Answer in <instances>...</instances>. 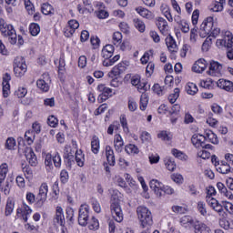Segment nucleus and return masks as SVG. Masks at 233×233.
<instances>
[{"label":"nucleus","instance_id":"nucleus-1","mask_svg":"<svg viewBox=\"0 0 233 233\" xmlns=\"http://www.w3.org/2000/svg\"><path fill=\"white\" fill-rule=\"evenodd\" d=\"M110 194V210L112 217L116 223H121V221H123V209H121V205L119 204L121 199V192H119L117 189H111Z\"/></svg>","mask_w":233,"mask_h":233},{"label":"nucleus","instance_id":"nucleus-2","mask_svg":"<svg viewBox=\"0 0 233 233\" xmlns=\"http://www.w3.org/2000/svg\"><path fill=\"white\" fill-rule=\"evenodd\" d=\"M137 218L140 223V228H150L154 224L152 219V212L148 210V208L139 206L137 208Z\"/></svg>","mask_w":233,"mask_h":233},{"label":"nucleus","instance_id":"nucleus-3","mask_svg":"<svg viewBox=\"0 0 233 233\" xmlns=\"http://www.w3.org/2000/svg\"><path fill=\"white\" fill-rule=\"evenodd\" d=\"M0 32L4 37H9L11 45H17V33L14 25L6 24L3 19H0Z\"/></svg>","mask_w":233,"mask_h":233},{"label":"nucleus","instance_id":"nucleus-4","mask_svg":"<svg viewBox=\"0 0 233 233\" xmlns=\"http://www.w3.org/2000/svg\"><path fill=\"white\" fill-rule=\"evenodd\" d=\"M34 210L26 202L23 201L21 204L18 205L16 208V215L15 217V219H19L20 221H23L24 223L28 222V218L32 216V213Z\"/></svg>","mask_w":233,"mask_h":233},{"label":"nucleus","instance_id":"nucleus-5","mask_svg":"<svg viewBox=\"0 0 233 233\" xmlns=\"http://www.w3.org/2000/svg\"><path fill=\"white\" fill-rule=\"evenodd\" d=\"M28 66H26V61L23 56H16L14 60V72L15 77H23L26 74Z\"/></svg>","mask_w":233,"mask_h":233},{"label":"nucleus","instance_id":"nucleus-6","mask_svg":"<svg viewBox=\"0 0 233 233\" xmlns=\"http://www.w3.org/2000/svg\"><path fill=\"white\" fill-rule=\"evenodd\" d=\"M90 218V206L82 204L78 211V224L80 227H86L88 225V218Z\"/></svg>","mask_w":233,"mask_h":233},{"label":"nucleus","instance_id":"nucleus-7","mask_svg":"<svg viewBox=\"0 0 233 233\" xmlns=\"http://www.w3.org/2000/svg\"><path fill=\"white\" fill-rule=\"evenodd\" d=\"M48 198V184L42 183L39 187L38 194L36 196L35 207L41 208L45 205L46 198Z\"/></svg>","mask_w":233,"mask_h":233},{"label":"nucleus","instance_id":"nucleus-8","mask_svg":"<svg viewBox=\"0 0 233 233\" xmlns=\"http://www.w3.org/2000/svg\"><path fill=\"white\" fill-rule=\"evenodd\" d=\"M214 17L208 16L202 22L200 25V37H207L214 28Z\"/></svg>","mask_w":233,"mask_h":233},{"label":"nucleus","instance_id":"nucleus-9","mask_svg":"<svg viewBox=\"0 0 233 233\" xmlns=\"http://www.w3.org/2000/svg\"><path fill=\"white\" fill-rule=\"evenodd\" d=\"M233 36L230 31H226L224 34V39H217L216 46L218 48H232Z\"/></svg>","mask_w":233,"mask_h":233},{"label":"nucleus","instance_id":"nucleus-10","mask_svg":"<svg viewBox=\"0 0 233 233\" xmlns=\"http://www.w3.org/2000/svg\"><path fill=\"white\" fill-rule=\"evenodd\" d=\"M222 70L223 66L219 62L212 60L209 63L208 74L212 77H219V76H221Z\"/></svg>","mask_w":233,"mask_h":233},{"label":"nucleus","instance_id":"nucleus-11","mask_svg":"<svg viewBox=\"0 0 233 233\" xmlns=\"http://www.w3.org/2000/svg\"><path fill=\"white\" fill-rule=\"evenodd\" d=\"M97 91L100 93L98 99H101V101H106V99H109L114 95L112 88L106 86L105 84L98 85Z\"/></svg>","mask_w":233,"mask_h":233},{"label":"nucleus","instance_id":"nucleus-12","mask_svg":"<svg viewBox=\"0 0 233 233\" xmlns=\"http://www.w3.org/2000/svg\"><path fill=\"white\" fill-rule=\"evenodd\" d=\"M79 28V22L77 20H69L67 25L64 29V35L66 37H72L76 34V30Z\"/></svg>","mask_w":233,"mask_h":233},{"label":"nucleus","instance_id":"nucleus-13","mask_svg":"<svg viewBox=\"0 0 233 233\" xmlns=\"http://www.w3.org/2000/svg\"><path fill=\"white\" fill-rule=\"evenodd\" d=\"M149 187L151 190H153L154 194H156L157 198L163 197V187H165V184H163V182L157 179H152L149 182Z\"/></svg>","mask_w":233,"mask_h":233},{"label":"nucleus","instance_id":"nucleus-14","mask_svg":"<svg viewBox=\"0 0 233 233\" xmlns=\"http://www.w3.org/2000/svg\"><path fill=\"white\" fill-rule=\"evenodd\" d=\"M10 81H12V76L10 74H4L2 82L3 97L6 98L8 96H10Z\"/></svg>","mask_w":233,"mask_h":233},{"label":"nucleus","instance_id":"nucleus-15","mask_svg":"<svg viewBox=\"0 0 233 233\" xmlns=\"http://www.w3.org/2000/svg\"><path fill=\"white\" fill-rule=\"evenodd\" d=\"M53 221L54 223H56V225H60V227H65V211L63 210L61 206H57L56 208Z\"/></svg>","mask_w":233,"mask_h":233},{"label":"nucleus","instance_id":"nucleus-16","mask_svg":"<svg viewBox=\"0 0 233 233\" xmlns=\"http://www.w3.org/2000/svg\"><path fill=\"white\" fill-rule=\"evenodd\" d=\"M197 221L198 220L194 219L191 216L186 215L180 218L179 223L181 227L190 230L191 228H194Z\"/></svg>","mask_w":233,"mask_h":233},{"label":"nucleus","instance_id":"nucleus-17","mask_svg":"<svg viewBox=\"0 0 233 233\" xmlns=\"http://www.w3.org/2000/svg\"><path fill=\"white\" fill-rule=\"evenodd\" d=\"M208 65V64L207 63V60H205L204 58H199L194 63L192 66V71L196 74H203V72L207 70Z\"/></svg>","mask_w":233,"mask_h":233},{"label":"nucleus","instance_id":"nucleus-18","mask_svg":"<svg viewBox=\"0 0 233 233\" xmlns=\"http://www.w3.org/2000/svg\"><path fill=\"white\" fill-rule=\"evenodd\" d=\"M205 141H207V137L195 133L191 137L192 145L195 146L196 148H202L205 147Z\"/></svg>","mask_w":233,"mask_h":233},{"label":"nucleus","instance_id":"nucleus-19","mask_svg":"<svg viewBox=\"0 0 233 233\" xmlns=\"http://www.w3.org/2000/svg\"><path fill=\"white\" fill-rule=\"evenodd\" d=\"M217 86L226 92H233V82L225 78L217 81Z\"/></svg>","mask_w":233,"mask_h":233},{"label":"nucleus","instance_id":"nucleus-20","mask_svg":"<svg viewBox=\"0 0 233 233\" xmlns=\"http://www.w3.org/2000/svg\"><path fill=\"white\" fill-rule=\"evenodd\" d=\"M25 156L31 167H37V157L32 147H26L25 149Z\"/></svg>","mask_w":233,"mask_h":233},{"label":"nucleus","instance_id":"nucleus-21","mask_svg":"<svg viewBox=\"0 0 233 233\" xmlns=\"http://www.w3.org/2000/svg\"><path fill=\"white\" fill-rule=\"evenodd\" d=\"M206 201L208 207L213 208L215 212H218V214H221V212H223V206L219 204L218 199L214 198L213 197H206Z\"/></svg>","mask_w":233,"mask_h":233},{"label":"nucleus","instance_id":"nucleus-22","mask_svg":"<svg viewBox=\"0 0 233 233\" xmlns=\"http://www.w3.org/2000/svg\"><path fill=\"white\" fill-rule=\"evenodd\" d=\"M48 74H44L43 75V78H39L36 81V86L37 88H39L40 90H42V92H48V90H50V86H48Z\"/></svg>","mask_w":233,"mask_h":233},{"label":"nucleus","instance_id":"nucleus-23","mask_svg":"<svg viewBox=\"0 0 233 233\" xmlns=\"http://www.w3.org/2000/svg\"><path fill=\"white\" fill-rule=\"evenodd\" d=\"M194 233H210L211 229L210 227L207 226V224L203 222H199V220H197V223H195V226H193Z\"/></svg>","mask_w":233,"mask_h":233},{"label":"nucleus","instance_id":"nucleus-24","mask_svg":"<svg viewBox=\"0 0 233 233\" xmlns=\"http://www.w3.org/2000/svg\"><path fill=\"white\" fill-rule=\"evenodd\" d=\"M96 8L98 9L96 14L98 19H106L108 18L109 14L106 10H105V4L102 2H96Z\"/></svg>","mask_w":233,"mask_h":233},{"label":"nucleus","instance_id":"nucleus-25","mask_svg":"<svg viewBox=\"0 0 233 233\" xmlns=\"http://www.w3.org/2000/svg\"><path fill=\"white\" fill-rule=\"evenodd\" d=\"M106 157L110 167L116 166V156L114 155V149L110 146H106Z\"/></svg>","mask_w":233,"mask_h":233},{"label":"nucleus","instance_id":"nucleus-26","mask_svg":"<svg viewBox=\"0 0 233 233\" xmlns=\"http://www.w3.org/2000/svg\"><path fill=\"white\" fill-rule=\"evenodd\" d=\"M114 46L112 45H106L102 51H101V56L103 58H105V61H108L110 57L114 56Z\"/></svg>","mask_w":233,"mask_h":233},{"label":"nucleus","instance_id":"nucleus-27","mask_svg":"<svg viewBox=\"0 0 233 233\" xmlns=\"http://www.w3.org/2000/svg\"><path fill=\"white\" fill-rule=\"evenodd\" d=\"M13 182H14V178L7 179L5 182V181L0 182V190L5 194V196H8L10 194Z\"/></svg>","mask_w":233,"mask_h":233},{"label":"nucleus","instance_id":"nucleus-28","mask_svg":"<svg viewBox=\"0 0 233 233\" xmlns=\"http://www.w3.org/2000/svg\"><path fill=\"white\" fill-rule=\"evenodd\" d=\"M206 141H209L212 145H219V139L218 138V135L212 132L210 129H207L205 131Z\"/></svg>","mask_w":233,"mask_h":233},{"label":"nucleus","instance_id":"nucleus-29","mask_svg":"<svg viewBox=\"0 0 233 233\" xmlns=\"http://www.w3.org/2000/svg\"><path fill=\"white\" fill-rule=\"evenodd\" d=\"M136 12L141 15V17H144L145 19H154V13L152 11H149L148 9L139 6L136 8Z\"/></svg>","mask_w":233,"mask_h":233},{"label":"nucleus","instance_id":"nucleus-30","mask_svg":"<svg viewBox=\"0 0 233 233\" xmlns=\"http://www.w3.org/2000/svg\"><path fill=\"white\" fill-rule=\"evenodd\" d=\"M157 26L161 34H167V32H168V23L163 17H158L157 19Z\"/></svg>","mask_w":233,"mask_h":233},{"label":"nucleus","instance_id":"nucleus-31","mask_svg":"<svg viewBox=\"0 0 233 233\" xmlns=\"http://www.w3.org/2000/svg\"><path fill=\"white\" fill-rule=\"evenodd\" d=\"M230 164L226 161H220L219 165L216 167V170L219 174H230Z\"/></svg>","mask_w":233,"mask_h":233},{"label":"nucleus","instance_id":"nucleus-32","mask_svg":"<svg viewBox=\"0 0 233 233\" xmlns=\"http://www.w3.org/2000/svg\"><path fill=\"white\" fill-rule=\"evenodd\" d=\"M125 146V142L123 141V137L121 135L116 134L114 137V147L116 152H121L123 150V147Z\"/></svg>","mask_w":233,"mask_h":233},{"label":"nucleus","instance_id":"nucleus-33","mask_svg":"<svg viewBox=\"0 0 233 233\" xmlns=\"http://www.w3.org/2000/svg\"><path fill=\"white\" fill-rule=\"evenodd\" d=\"M164 165L169 172H174L177 168L176 161L171 157H166L164 158Z\"/></svg>","mask_w":233,"mask_h":233},{"label":"nucleus","instance_id":"nucleus-34","mask_svg":"<svg viewBox=\"0 0 233 233\" xmlns=\"http://www.w3.org/2000/svg\"><path fill=\"white\" fill-rule=\"evenodd\" d=\"M166 45L167 47V50L169 52H177V44L176 43V40L172 36H167L166 38Z\"/></svg>","mask_w":233,"mask_h":233},{"label":"nucleus","instance_id":"nucleus-35","mask_svg":"<svg viewBox=\"0 0 233 233\" xmlns=\"http://www.w3.org/2000/svg\"><path fill=\"white\" fill-rule=\"evenodd\" d=\"M171 154L173 157H176V159H179L180 161H187L188 159V156L185 154V152L177 149V148H172Z\"/></svg>","mask_w":233,"mask_h":233},{"label":"nucleus","instance_id":"nucleus-36","mask_svg":"<svg viewBox=\"0 0 233 233\" xmlns=\"http://www.w3.org/2000/svg\"><path fill=\"white\" fill-rule=\"evenodd\" d=\"M86 225L88 230H92L93 232L99 230V220L96 218V217H92L89 220H87Z\"/></svg>","mask_w":233,"mask_h":233},{"label":"nucleus","instance_id":"nucleus-37","mask_svg":"<svg viewBox=\"0 0 233 233\" xmlns=\"http://www.w3.org/2000/svg\"><path fill=\"white\" fill-rule=\"evenodd\" d=\"M122 72H123V64H118L112 68V70L108 73V76L111 78L119 77Z\"/></svg>","mask_w":233,"mask_h":233},{"label":"nucleus","instance_id":"nucleus-38","mask_svg":"<svg viewBox=\"0 0 233 233\" xmlns=\"http://www.w3.org/2000/svg\"><path fill=\"white\" fill-rule=\"evenodd\" d=\"M160 10L163 15H165L166 19L169 21V23H172V21H174V18L172 17V14L170 13V7L167 4H163L160 6Z\"/></svg>","mask_w":233,"mask_h":233},{"label":"nucleus","instance_id":"nucleus-39","mask_svg":"<svg viewBox=\"0 0 233 233\" xmlns=\"http://www.w3.org/2000/svg\"><path fill=\"white\" fill-rule=\"evenodd\" d=\"M199 86H201V88H205L206 90H212L214 88V80H212V78L200 80Z\"/></svg>","mask_w":233,"mask_h":233},{"label":"nucleus","instance_id":"nucleus-40","mask_svg":"<svg viewBox=\"0 0 233 233\" xmlns=\"http://www.w3.org/2000/svg\"><path fill=\"white\" fill-rule=\"evenodd\" d=\"M9 168L8 164L3 163L0 165V183H3L6 179V176L8 175Z\"/></svg>","mask_w":233,"mask_h":233},{"label":"nucleus","instance_id":"nucleus-41","mask_svg":"<svg viewBox=\"0 0 233 233\" xmlns=\"http://www.w3.org/2000/svg\"><path fill=\"white\" fill-rule=\"evenodd\" d=\"M99 148H100L99 137L95 136L91 140V150L93 154H99Z\"/></svg>","mask_w":233,"mask_h":233},{"label":"nucleus","instance_id":"nucleus-42","mask_svg":"<svg viewBox=\"0 0 233 233\" xmlns=\"http://www.w3.org/2000/svg\"><path fill=\"white\" fill-rule=\"evenodd\" d=\"M186 91L189 96H196L198 92V86L192 82H188L186 86Z\"/></svg>","mask_w":233,"mask_h":233},{"label":"nucleus","instance_id":"nucleus-43","mask_svg":"<svg viewBox=\"0 0 233 233\" xmlns=\"http://www.w3.org/2000/svg\"><path fill=\"white\" fill-rule=\"evenodd\" d=\"M52 161H53L52 155L50 153L46 154L45 157V165L47 172H52V170L54 169V164L52 163Z\"/></svg>","mask_w":233,"mask_h":233},{"label":"nucleus","instance_id":"nucleus-44","mask_svg":"<svg viewBox=\"0 0 233 233\" xmlns=\"http://www.w3.org/2000/svg\"><path fill=\"white\" fill-rule=\"evenodd\" d=\"M147 106H148V95L142 94L140 96L139 108L142 112H145Z\"/></svg>","mask_w":233,"mask_h":233},{"label":"nucleus","instance_id":"nucleus-45","mask_svg":"<svg viewBox=\"0 0 233 233\" xmlns=\"http://www.w3.org/2000/svg\"><path fill=\"white\" fill-rule=\"evenodd\" d=\"M137 101H136V98L129 96L127 98V108L129 112H136L137 110Z\"/></svg>","mask_w":233,"mask_h":233},{"label":"nucleus","instance_id":"nucleus-46","mask_svg":"<svg viewBox=\"0 0 233 233\" xmlns=\"http://www.w3.org/2000/svg\"><path fill=\"white\" fill-rule=\"evenodd\" d=\"M197 209H198V212L200 213V216L207 218L208 213L207 211V204H205V202L198 201L197 204Z\"/></svg>","mask_w":233,"mask_h":233},{"label":"nucleus","instance_id":"nucleus-47","mask_svg":"<svg viewBox=\"0 0 233 233\" xmlns=\"http://www.w3.org/2000/svg\"><path fill=\"white\" fill-rule=\"evenodd\" d=\"M171 210L174 214H187V212H188V208H187V206L174 205L171 207Z\"/></svg>","mask_w":233,"mask_h":233},{"label":"nucleus","instance_id":"nucleus-48","mask_svg":"<svg viewBox=\"0 0 233 233\" xmlns=\"http://www.w3.org/2000/svg\"><path fill=\"white\" fill-rule=\"evenodd\" d=\"M22 172L25 177V179H27V181H32L33 177H34V171L32 170V168L28 166H25L22 168Z\"/></svg>","mask_w":233,"mask_h":233},{"label":"nucleus","instance_id":"nucleus-49","mask_svg":"<svg viewBox=\"0 0 233 233\" xmlns=\"http://www.w3.org/2000/svg\"><path fill=\"white\" fill-rule=\"evenodd\" d=\"M76 165H78L79 167L85 166V154H83V151L81 150L76 151Z\"/></svg>","mask_w":233,"mask_h":233},{"label":"nucleus","instance_id":"nucleus-50","mask_svg":"<svg viewBox=\"0 0 233 233\" xmlns=\"http://www.w3.org/2000/svg\"><path fill=\"white\" fill-rule=\"evenodd\" d=\"M157 137L161 141H172V133L163 130L157 134Z\"/></svg>","mask_w":233,"mask_h":233},{"label":"nucleus","instance_id":"nucleus-51","mask_svg":"<svg viewBox=\"0 0 233 233\" xmlns=\"http://www.w3.org/2000/svg\"><path fill=\"white\" fill-rule=\"evenodd\" d=\"M125 150L127 154H129L131 156H135V154H139V147L134 144H128L126 146Z\"/></svg>","mask_w":233,"mask_h":233},{"label":"nucleus","instance_id":"nucleus-52","mask_svg":"<svg viewBox=\"0 0 233 233\" xmlns=\"http://www.w3.org/2000/svg\"><path fill=\"white\" fill-rule=\"evenodd\" d=\"M27 94L28 90L23 86H18V88L15 91V97H18L19 99L25 97Z\"/></svg>","mask_w":233,"mask_h":233},{"label":"nucleus","instance_id":"nucleus-53","mask_svg":"<svg viewBox=\"0 0 233 233\" xmlns=\"http://www.w3.org/2000/svg\"><path fill=\"white\" fill-rule=\"evenodd\" d=\"M113 45H115V46H119V45H121V43H123V34H121V32H115L113 34Z\"/></svg>","mask_w":233,"mask_h":233},{"label":"nucleus","instance_id":"nucleus-54","mask_svg":"<svg viewBox=\"0 0 233 233\" xmlns=\"http://www.w3.org/2000/svg\"><path fill=\"white\" fill-rule=\"evenodd\" d=\"M120 125H121L125 134H128L130 132V129L128 128V121L127 120L126 115L120 116Z\"/></svg>","mask_w":233,"mask_h":233},{"label":"nucleus","instance_id":"nucleus-55","mask_svg":"<svg viewBox=\"0 0 233 233\" xmlns=\"http://www.w3.org/2000/svg\"><path fill=\"white\" fill-rule=\"evenodd\" d=\"M14 208H15V203H14V201H12V200H8L6 203V206H5V215L12 216V214L14 212Z\"/></svg>","mask_w":233,"mask_h":233},{"label":"nucleus","instance_id":"nucleus-56","mask_svg":"<svg viewBox=\"0 0 233 233\" xmlns=\"http://www.w3.org/2000/svg\"><path fill=\"white\" fill-rule=\"evenodd\" d=\"M29 32L31 35L35 37V35H39V32H41V27L39 26V25L33 23L29 25Z\"/></svg>","mask_w":233,"mask_h":233},{"label":"nucleus","instance_id":"nucleus-57","mask_svg":"<svg viewBox=\"0 0 233 233\" xmlns=\"http://www.w3.org/2000/svg\"><path fill=\"white\" fill-rule=\"evenodd\" d=\"M41 9L44 15H50V14H54V8L52 5H50V4H43Z\"/></svg>","mask_w":233,"mask_h":233},{"label":"nucleus","instance_id":"nucleus-58","mask_svg":"<svg viewBox=\"0 0 233 233\" xmlns=\"http://www.w3.org/2000/svg\"><path fill=\"white\" fill-rule=\"evenodd\" d=\"M161 159V157H159L157 153H150L148 155V161L151 165H157Z\"/></svg>","mask_w":233,"mask_h":233},{"label":"nucleus","instance_id":"nucleus-59","mask_svg":"<svg viewBox=\"0 0 233 233\" xmlns=\"http://www.w3.org/2000/svg\"><path fill=\"white\" fill-rule=\"evenodd\" d=\"M25 199L28 203V205H35V203L37 202V198H35V194H34L33 192L27 191L25 193Z\"/></svg>","mask_w":233,"mask_h":233},{"label":"nucleus","instance_id":"nucleus-60","mask_svg":"<svg viewBox=\"0 0 233 233\" xmlns=\"http://www.w3.org/2000/svg\"><path fill=\"white\" fill-rule=\"evenodd\" d=\"M134 25L137 28V30H138V32H145V22L139 19H134Z\"/></svg>","mask_w":233,"mask_h":233},{"label":"nucleus","instance_id":"nucleus-61","mask_svg":"<svg viewBox=\"0 0 233 233\" xmlns=\"http://www.w3.org/2000/svg\"><path fill=\"white\" fill-rule=\"evenodd\" d=\"M179 97V88H175L173 94H170L168 96V101L171 103V105H174L176 101H177V98Z\"/></svg>","mask_w":233,"mask_h":233},{"label":"nucleus","instance_id":"nucleus-62","mask_svg":"<svg viewBox=\"0 0 233 233\" xmlns=\"http://www.w3.org/2000/svg\"><path fill=\"white\" fill-rule=\"evenodd\" d=\"M25 139L27 144L32 145V143H34V139H35V133L30 130L26 131L25 134Z\"/></svg>","mask_w":233,"mask_h":233},{"label":"nucleus","instance_id":"nucleus-63","mask_svg":"<svg viewBox=\"0 0 233 233\" xmlns=\"http://www.w3.org/2000/svg\"><path fill=\"white\" fill-rule=\"evenodd\" d=\"M224 5L219 4V2L215 1L212 3L210 10L211 12H223L224 10Z\"/></svg>","mask_w":233,"mask_h":233},{"label":"nucleus","instance_id":"nucleus-64","mask_svg":"<svg viewBox=\"0 0 233 233\" xmlns=\"http://www.w3.org/2000/svg\"><path fill=\"white\" fill-rule=\"evenodd\" d=\"M223 208H225V210H227V212H228V214L233 215V204L231 202H228L227 200L222 201V211Z\"/></svg>","mask_w":233,"mask_h":233}]
</instances>
